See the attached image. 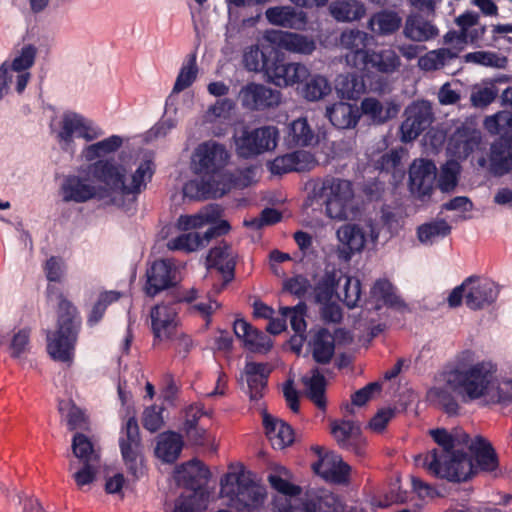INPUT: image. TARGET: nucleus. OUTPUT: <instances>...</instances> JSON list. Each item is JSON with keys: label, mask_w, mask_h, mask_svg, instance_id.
<instances>
[{"label": "nucleus", "mask_w": 512, "mask_h": 512, "mask_svg": "<svg viewBox=\"0 0 512 512\" xmlns=\"http://www.w3.org/2000/svg\"><path fill=\"white\" fill-rule=\"evenodd\" d=\"M481 135L476 129L466 126L457 128L448 142L449 151L457 158L466 159L480 145Z\"/></svg>", "instance_id": "obj_25"}, {"label": "nucleus", "mask_w": 512, "mask_h": 512, "mask_svg": "<svg viewBox=\"0 0 512 512\" xmlns=\"http://www.w3.org/2000/svg\"><path fill=\"white\" fill-rule=\"evenodd\" d=\"M246 382L251 400L257 401L264 395L270 370L264 363L248 362L245 365Z\"/></svg>", "instance_id": "obj_36"}, {"label": "nucleus", "mask_w": 512, "mask_h": 512, "mask_svg": "<svg viewBox=\"0 0 512 512\" xmlns=\"http://www.w3.org/2000/svg\"><path fill=\"white\" fill-rule=\"evenodd\" d=\"M337 237L344 246L343 252L350 258L356 252H360L366 243L365 233L357 224H345L337 230Z\"/></svg>", "instance_id": "obj_40"}, {"label": "nucleus", "mask_w": 512, "mask_h": 512, "mask_svg": "<svg viewBox=\"0 0 512 512\" xmlns=\"http://www.w3.org/2000/svg\"><path fill=\"white\" fill-rule=\"evenodd\" d=\"M354 69L352 73L339 75L336 80V90L341 98L357 100L365 93H381L387 89L388 73L370 67Z\"/></svg>", "instance_id": "obj_9"}, {"label": "nucleus", "mask_w": 512, "mask_h": 512, "mask_svg": "<svg viewBox=\"0 0 512 512\" xmlns=\"http://www.w3.org/2000/svg\"><path fill=\"white\" fill-rule=\"evenodd\" d=\"M339 299L350 309L357 307L361 298V283L358 279L347 277Z\"/></svg>", "instance_id": "obj_58"}, {"label": "nucleus", "mask_w": 512, "mask_h": 512, "mask_svg": "<svg viewBox=\"0 0 512 512\" xmlns=\"http://www.w3.org/2000/svg\"><path fill=\"white\" fill-rule=\"evenodd\" d=\"M236 264L237 254L226 241H221L209 250L206 257L207 270L210 273L215 271L222 280L220 284H213L215 293H220L235 278Z\"/></svg>", "instance_id": "obj_13"}, {"label": "nucleus", "mask_w": 512, "mask_h": 512, "mask_svg": "<svg viewBox=\"0 0 512 512\" xmlns=\"http://www.w3.org/2000/svg\"><path fill=\"white\" fill-rule=\"evenodd\" d=\"M197 172L203 178L191 180L184 185V195L195 199L220 198L229 192L231 186L226 181L223 170L230 155L223 144L208 141L196 149Z\"/></svg>", "instance_id": "obj_1"}, {"label": "nucleus", "mask_w": 512, "mask_h": 512, "mask_svg": "<svg viewBox=\"0 0 512 512\" xmlns=\"http://www.w3.org/2000/svg\"><path fill=\"white\" fill-rule=\"evenodd\" d=\"M179 481L183 486L191 491L203 492L202 487L210 478V471L205 464L197 459H193L182 465L179 471Z\"/></svg>", "instance_id": "obj_35"}, {"label": "nucleus", "mask_w": 512, "mask_h": 512, "mask_svg": "<svg viewBox=\"0 0 512 512\" xmlns=\"http://www.w3.org/2000/svg\"><path fill=\"white\" fill-rule=\"evenodd\" d=\"M300 93L307 101L315 102L324 99L332 91L328 79L322 75H311L302 82Z\"/></svg>", "instance_id": "obj_43"}, {"label": "nucleus", "mask_w": 512, "mask_h": 512, "mask_svg": "<svg viewBox=\"0 0 512 512\" xmlns=\"http://www.w3.org/2000/svg\"><path fill=\"white\" fill-rule=\"evenodd\" d=\"M437 176V168L432 160L416 159L409 169V185L412 193L421 199L430 196Z\"/></svg>", "instance_id": "obj_20"}, {"label": "nucleus", "mask_w": 512, "mask_h": 512, "mask_svg": "<svg viewBox=\"0 0 512 512\" xmlns=\"http://www.w3.org/2000/svg\"><path fill=\"white\" fill-rule=\"evenodd\" d=\"M467 292L465 304L471 310H482L492 305L498 298L499 286L492 280L469 276L465 279Z\"/></svg>", "instance_id": "obj_18"}, {"label": "nucleus", "mask_w": 512, "mask_h": 512, "mask_svg": "<svg viewBox=\"0 0 512 512\" xmlns=\"http://www.w3.org/2000/svg\"><path fill=\"white\" fill-rule=\"evenodd\" d=\"M433 440L440 449L427 452L423 465L435 476L450 482H464L475 473V466L469 455L462 450H455L456 439L444 428L430 431Z\"/></svg>", "instance_id": "obj_2"}, {"label": "nucleus", "mask_w": 512, "mask_h": 512, "mask_svg": "<svg viewBox=\"0 0 512 512\" xmlns=\"http://www.w3.org/2000/svg\"><path fill=\"white\" fill-rule=\"evenodd\" d=\"M269 483L273 489L285 496H298L301 494V487L295 485L279 475H269Z\"/></svg>", "instance_id": "obj_64"}, {"label": "nucleus", "mask_w": 512, "mask_h": 512, "mask_svg": "<svg viewBox=\"0 0 512 512\" xmlns=\"http://www.w3.org/2000/svg\"><path fill=\"white\" fill-rule=\"evenodd\" d=\"M309 499L315 506V512H340V502L333 493L324 492Z\"/></svg>", "instance_id": "obj_62"}, {"label": "nucleus", "mask_w": 512, "mask_h": 512, "mask_svg": "<svg viewBox=\"0 0 512 512\" xmlns=\"http://www.w3.org/2000/svg\"><path fill=\"white\" fill-rule=\"evenodd\" d=\"M72 451L82 463L100 462V454L94 448L92 441L83 433L77 432L72 438Z\"/></svg>", "instance_id": "obj_49"}, {"label": "nucleus", "mask_w": 512, "mask_h": 512, "mask_svg": "<svg viewBox=\"0 0 512 512\" xmlns=\"http://www.w3.org/2000/svg\"><path fill=\"white\" fill-rule=\"evenodd\" d=\"M311 155L305 151H294L276 157L270 163V171L275 175H282L292 171H303Z\"/></svg>", "instance_id": "obj_39"}, {"label": "nucleus", "mask_w": 512, "mask_h": 512, "mask_svg": "<svg viewBox=\"0 0 512 512\" xmlns=\"http://www.w3.org/2000/svg\"><path fill=\"white\" fill-rule=\"evenodd\" d=\"M331 434L340 448L353 453L357 459L362 460L367 456V442L357 422L352 420L334 421L331 425Z\"/></svg>", "instance_id": "obj_17"}, {"label": "nucleus", "mask_w": 512, "mask_h": 512, "mask_svg": "<svg viewBox=\"0 0 512 512\" xmlns=\"http://www.w3.org/2000/svg\"><path fill=\"white\" fill-rule=\"evenodd\" d=\"M458 57V52L450 48H440L427 52L418 60L419 67L424 71H434L444 67Z\"/></svg>", "instance_id": "obj_45"}, {"label": "nucleus", "mask_w": 512, "mask_h": 512, "mask_svg": "<svg viewBox=\"0 0 512 512\" xmlns=\"http://www.w3.org/2000/svg\"><path fill=\"white\" fill-rule=\"evenodd\" d=\"M266 68L268 80L278 87H287L300 84L309 76V69L301 64L286 62L285 59L275 51Z\"/></svg>", "instance_id": "obj_14"}, {"label": "nucleus", "mask_w": 512, "mask_h": 512, "mask_svg": "<svg viewBox=\"0 0 512 512\" xmlns=\"http://www.w3.org/2000/svg\"><path fill=\"white\" fill-rule=\"evenodd\" d=\"M338 279L336 272L326 271L320 280L316 283L314 292L317 302H328L334 295Z\"/></svg>", "instance_id": "obj_54"}, {"label": "nucleus", "mask_w": 512, "mask_h": 512, "mask_svg": "<svg viewBox=\"0 0 512 512\" xmlns=\"http://www.w3.org/2000/svg\"><path fill=\"white\" fill-rule=\"evenodd\" d=\"M278 129L274 126H262L255 129H243L236 138L237 155L243 159H252L277 146Z\"/></svg>", "instance_id": "obj_11"}, {"label": "nucleus", "mask_w": 512, "mask_h": 512, "mask_svg": "<svg viewBox=\"0 0 512 512\" xmlns=\"http://www.w3.org/2000/svg\"><path fill=\"white\" fill-rule=\"evenodd\" d=\"M496 368L487 362L469 367L457 362L446 374L447 385L464 400H476L488 394L494 381Z\"/></svg>", "instance_id": "obj_6"}, {"label": "nucleus", "mask_w": 512, "mask_h": 512, "mask_svg": "<svg viewBox=\"0 0 512 512\" xmlns=\"http://www.w3.org/2000/svg\"><path fill=\"white\" fill-rule=\"evenodd\" d=\"M308 345L313 360L318 364H329L335 354V339L327 328H319L311 336Z\"/></svg>", "instance_id": "obj_34"}, {"label": "nucleus", "mask_w": 512, "mask_h": 512, "mask_svg": "<svg viewBox=\"0 0 512 512\" xmlns=\"http://www.w3.org/2000/svg\"><path fill=\"white\" fill-rule=\"evenodd\" d=\"M146 278L145 292L150 297L175 285L173 266L167 259L154 261L146 271Z\"/></svg>", "instance_id": "obj_22"}, {"label": "nucleus", "mask_w": 512, "mask_h": 512, "mask_svg": "<svg viewBox=\"0 0 512 512\" xmlns=\"http://www.w3.org/2000/svg\"><path fill=\"white\" fill-rule=\"evenodd\" d=\"M152 163L144 161L140 163L131 176V182L126 183V170L113 160H97L88 166V173L97 181L104 183L113 192L122 195H137L146 187V180L153 175Z\"/></svg>", "instance_id": "obj_5"}, {"label": "nucleus", "mask_w": 512, "mask_h": 512, "mask_svg": "<svg viewBox=\"0 0 512 512\" xmlns=\"http://www.w3.org/2000/svg\"><path fill=\"white\" fill-rule=\"evenodd\" d=\"M120 297L121 293L115 290L101 292L87 317V325H97L103 319L107 307L117 302Z\"/></svg>", "instance_id": "obj_51"}, {"label": "nucleus", "mask_w": 512, "mask_h": 512, "mask_svg": "<svg viewBox=\"0 0 512 512\" xmlns=\"http://www.w3.org/2000/svg\"><path fill=\"white\" fill-rule=\"evenodd\" d=\"M375 169L382 177L388 176V182L397 187L405 178L406 169L402 163V156L396 149L382 154L375 162Z\"/></svg>", "instance_id": "obj_27"}, {"label": "nucleus", "mask_w": 512, "mask_h": 512, "mask_svg": "<svg viewBox=\"0 0 512 512\" xmlns=\"http://www.w3.org/2000/svg\"><path fill=\"white\" fill-rule=\"evenodd\" d=\"M451 229V226L444 219L431 221L417 228V238L422 244H432L437 238L448 236Z\"/></svg>", "instance_id": "obj_47"}, {"label": "nucleus", "mask_w": 512, "mask_h": 512, "mask_svg": "<svg viewBox=\"0 0 512 512\" xmlns=\"http://www.w3.org/2000/svg\"><path fill=\"white\" fill-rule=\"evenodd\" d=\"M312 449L319 457L318 461L312 464V470L323 479L329 480L331 470L333 469L338 456L333 453H324V448L320 446H315Z\"/></svg>", "instance_id": "obj_55"}, {"label": "nucleus", "mask_w": 512, "mask_h": 512, "mask_svg": "<svg viewBox=\"0 0 512 512\" xmlns=\"http://www.w3.org/2000/svg\"><path fill=\"white\" fill-rule=\"evenodd\" d=\"M221 493L231 499L238 512H257L265 494L243 470L228 472L220 480Z\"/></svg>", "instance_id": "obj_8"}, {"label": "nucleus", "mask_w": 512, "mask_h": 512, "mask_svg": "<svg viewBox=\"0 0 512 512\" xmlns=\"http://www.w3.org/2000/svg\"><path fill=\"white\" fill-rule=\"evenodd\" d=\"M58 410L62 416L65 415L70 431L87 428L88 420L85 413L72 400H60Z\"/></svg>", "instance_id": "obj_48"}, {"label": "nucleus", "mask_w": 512, "mask_h": 512, "mask_svg": "<svg viewBox=\"0 0 512 512\" xmlns=\"http://www.w3.org/2000/svg\"><path fill=\"white\" fill-rule=\"evenodd\" d=\"M244 345L252 352L267 353L271 350L273 343L268 335L254 328Z\"/></svg>", "instance_id": "obj_59"}, {"label": "nucleus", "mask_w": 512, "mask_h": 512, "mask_svg": "<svg viewBox=\"0 0 512 512\" xmlns=\"http://www.w3.org/2000/svg\"><path fill=\"white\" fill-rule=\"evenodd\" d=\"M238 100L245 110L265 111L280 104L281 93L264 84L250 82L241 87Z\"/></svg>", "instance_id": "obj_16"}, {"label": "nucleus", "mask_w": 512, "mask_h": 512, "mask_svg": "<svg viewBox=\"0 0 512 512\" xmlns=\"http://www.w3.org/2000/svg\"><path fill=\"white\" fill-rule=\"evenodd\" d=\"M381 391L382 383L378 381L370 382L352 394V405L361 407L365 405L375 394H379Z\"/></svg>", "instance_id": "obj_63"}, {"label": "nucleus", "mask_w": 512, "mask_h": 512, "mask_svg": "<svg viewBox=\"0 0 512 512\" xmlns=\"http://www.w3.org/2000/svg\"><path fill=\"white\" fill-rule=\"evenodd\" d=\"M263 426L274 449L282 450L294 442V430L286 422L265 413Z\"/></svg>", "instance_id": "obj_29"}, {"label": "nucleus", "mask_w": 512, "mask_h": 512, "mask_svg": "<svg viewBox=\"0 0 512 512\" xmlns=\"http://www.w3.org/2000/svg\"><path fill=\"white\" fill-rule=\"evenodd\" d=\"M360 113L370 124L383 125L397 117L400 112V105L394 101L381 102L373 97H366L362 100Z\"/></svg>", "instance_id": "obj_23"}, {"label": "nucleus", "mask_w": 512, "mask_h": 512, "mask_svg": "<svg viewBox=\"0 0 512 512\" xmlns=\"http://www.w3.org/2000/svg\"><path fill=\"white\" fill-rule=\"evenodd\" d=\"M280 315L289 318L291 328L296 333H306L307 323L305 320L307 306L304 302H299L293 307H281Z\"/></svg>", "instance_id": "obj_53"}, {"label": "nucleus", "mask_w": 512, "mask_h": 512, "mask_svg": "<svg viewBox=\"0 0 512 512\" xmlns=\"http://www.w3.org/2000/svg\"><path fill=\"white\" fill-rule=\"evenodd\" d=\"M491 169L496 175H504L512 170V134L504 133L491 145Z\"/></svg>", "instance_id": "obj_26"}, {"label": "nucleus", "mask_w": 512, "mask_h": 512, "mask_svg": "<svg viewBox=\"0 0 512 512\" xmlns=\"http://www.w3.org/2000/svg\"><path fill=\"white\" fill-rule=\"evenodd\" d=\"M36 53L37 50L33 45H25L20 54L14 58L11 69L16 72L28 70L35 62Z\"/></svg>", "instance_id": "obj_61"}, {"label": "nucleus", "mask_w": 512, "mask_h": 512, "mask_svg": "<svg viewBox=\"0 0 512 512\" xmlns=\"http://www.w3.org/2000/svg\"><path fill=\"white\" fill-rule=\"evenodd\" d=\"M61 192L64 202L85 203L96 196L95 186L77 175H69L64 179Z\"/></svg>", "instance_id": "obj_30"}, {"label": "nucleus", "mask_w": 512, "mask_h": 512, "mask_svg": "<svg viewBox=\"0 0 512 512\" xmlns=\"http://www.w3.org/2000/svg\"><path fill=\"white\" fill-rule=\"evenodd\" d=\"M163 410V407L157 405L146 407L142 416L143 427L150 432H156L161 429L164 424Z\"/></svg>", "instance_id": "obj_60"}, {"label": "nucleus", "mask_w": 512, "mask_h": 512, "mask_svg": "<svg viewBox=\"0 0 512 512\" xmlns=\"http://www.w3.org/2000/svg\"><path fill=\"white\" fill-rule=\"evenodd\" d=\"M195 55L192 56L189 64L183 66L176 78L173 93H180L181 91L190 87L197 77V66H196Z\"/></svg>", "instance_id": "obj_57"}, {"label": "nucleus", "mask_w": 512, "mask_h": 512, "mask_svg": "<svg viewBox=\"0 0 512 512\" xmlns=\"http://www.w3.org/2000/svg\"><path fill=\"white\" fill-rule=\"evenodd\" d=\"M50 128L52 133L55 134V139L61 149L64 151H68L72 148L74 136L90 142L104 134L102 129L95 126L92 121L86 119L81 114L71 111L63 113L57 128L52 124Z\"/></svg>", "instance_id": "obj_10"}, {"label": "nucleus", "mask_w": 512, "mask_h": 512, "mask_svg": "<svg viewBox=\"0 0 512 512\" xmlns=\"http://www.w3.org/2000/svg\"><path fill=\"white\" fill-rule=\"evenodd\" d=\"M82 327V318L76 306L59 296L57 328L47 335V352L58 362L71 364L75 356V347Z\"/></svg>", "instance_id": "obj_3"}, {"label": "nucleus", "mask_w": 512, "mask_h": 512, "mask_svg": "<svg viewBox=\"0 0 512 512\" xmlns=\"http://www.w3.org/2000/svg\"><path fill=\"white\" fill-rule=\"evenodd\" d=\"M406 118L400 125L401 140L410 142L415 140L433 122L432 106L428 101L414 102L405 110Z\"/></svg>", "instance_id": "obj_15"}, {"label": "nucleus", "mask_w": 512, "mask_h": 512, "mask_svg": "<svg viewBox=\"0 0 512 512\" xmlns=\"http://www.w3.org/2000/svg\"><path fill=\"white\" fill-rule=\"evenodd\" d=\"M469 452V457L476 462L480 470L492 472L498 468L499 461L495 449L484 437L476 436L469 445Z\"/></svg>", "instance_id": "obj_31"}, {"label": "nucleus", "mask_w": 512, "mask_h": 512, "mask_svg": "<svg viewBox=\"0 0 512 512\" xmlns=\"http://www.w3.org/2000/svg\"><path fill=\"white\" fill-rule=\"evenodd\" d=\"M370 35L358 29L341 33L340 44L345 53L346 64L352 68H374L382 73H392L400 66V59L392 50L376 52L368 48Z\"/></svg>", "instance_id": "obj_4"}, {"label": "nucleus", "mask_w": 512, "mask_h": 512, "mask_svg": "<svg viewBox=\"0 0 512 512\" xmlns=\"http://www.w3.org/2000/svg\"><path fill=\"white\" fill-rule=\"evenodd\" d=\"M329 11L338 22H352L366 14V7L358 0H337L330 4Z\"/></svg>", "instance_id": "obj_41"}, {"label": "nucleus", "mask_w": 512, "mask_h": 512, "mask_svg": "<svg viewBox=\"0 0 512 512\" xmlns=\"http://www.w3.org/2000/svg\"><path fill=\"white\" fill-rule=\"evenodd\" d=\"M123 140L118 135H112L102 141L86 146L82 155L86 161H93L96 158L115 152L122 146Z\"/></svg>", "instance_id": "obj_50"}, {"label": "nucleus", "mask_w": 512, "mask_h": 512, "mask_svg": "<svg viewBox=\"0 0 512 512\" xmlns=\"http://www.w3.org/2000/svg\"><path fill=\"white\" fill-rule=\"evenodd\" d=\"M206 507L205 492L191 491L188 495L181 494L176 499L173 512H202Z\"/></svg>", "instance_id": "obj_52"}, {"label": "nucleus", "mask_w": 512, "mask_h": 512, "mask_svg": "<svg viewBox=\"0 0 512 512\" xmlns=\"http://www.w3.org/2000/svg\"><path fill=\"white\" fill-rule=\"evenodd\" d=\"M402 26V18L396 11L380 10L371 15L368 29L375 35L383 37L396 33Z\"/></svg>", "instance_id": "obj_37"}, {"label": "nucleus", "mask_w": 512, "mask_h": 512, "mask_svg": "<svg viewBox=\"0 0 512 512\" xmlns=\"http://www.w3.org/2000/svg\"><path fill=\"white\" fill-rule=\"evenodd\" d=\"M325 116L335 128L350 129L357 125L361 113L356 104L340 101L327 106Z\"/></svg>", "instance_id": "obj_28"}, {"label": "nucleus", "mask_w": 512, "mask_h": 512, "mask_svg": "<svg viewBox=\"0 0 512 512\" xmlns=\"http://www.w3.org/2000/svg\"><path fill=\"white\" fill-rule=\"evenodd\" d=\"M141 446L137 419L134 416L129 417L120 432L119 448L128 473L136 479L144 474Z\"/></svg>", "instance_id": "obj_12"}, {"label": "nucleus", "mask_w": 512, "mask_h": 512, "mask_svg": "<svg viewBox=\"0 0 512 512\" xmlns=\"http://www.w3.org/2000/svg\"><path fill=\"white\" fill-rule=\"evenodd\" d=\"M151 329L156 341L171 339L177 326V312L173 305L158 304L151 309Z\"/></svg>", "instance_id": "obj_21"}, {"label": "nucleus", "mask_w": 512, "mask_h": 512, "mask_svg": "<svg viewBox=\"0 0 512 512\" xmlns=\"http://www.w3.org/2000/svg\"><path fill=\"white\" fill-rule=\"evenodd\" d=\"M231 229L228 221H221L217 225L209 227L203 234L199 232H188L171 239L168 242L170 250H179L186 252L197 251L204 248L216 237L226 235Z\"/></svg>", "instance_id": "obj_19"}, {"label": "nucleus", "mask_w": 512, "mask_h": 512, "mask_svg": "<svg viewBox=\"0 0 512 512\" xmlns=\"http://www.w3.org/2000/svg\"><path fill=\"white\" fill-rule=\"evenodd\" d=\"M311 377H304L302 379L305 387L307 397L319 408L324 410L326 408V379L321 374L320 370L316 367L311 370Z\"/></svg>", "instance_id": "obj_44"}, {"label": "nucleus", "mask_w": 512, "mask_h": 512, "mask_svg": "<svg viewBox=\"0 0 512 512\" xmlns=\"http://www.w3.org/2000/svg\"><path fill=\"white\" fill-rule=\"evenodd\" d=\"M286 142L289 146L307 147L317 143V137L306 118H298L288 126Z\"/></svg>", "instance_id": "obj_42"}, {"label": "nucleus", "mask_w": 512, "mask_h": 512, "mask_svg": "<svg viewBox=\"0 0 512 512\" xmlns=\"http://www.w3.org/2000/svg\"><path fill=\"white\" fill-rule=\"evenodd\" d=\"M459 164L451 161L446 163L441 170L438 186L443 192H451L455 189L458 183Z\"/></svg>", "instance_id": "obj_56"}, {"label": "nucleus", "mask_w": 512, "mask_h": 512, "mask_svg": "<svg viewBox=\"0 0 512 512\" xmlns=\"http://www.w3.org/2000/svg\"><path fill=\"white\" fill-rule=\"evenodd\" d=\"M275 50L267 48L261 50L258 46L249 47L243 54V64L248 71H262L266 74L271 58Z\"/></svg>", "instance_id": "obj_46"}, {"label": "nucleus", "mask_w": 512, "mask_h": 512, "mask_svg": "<svg viewBox=\"0 0 512 512\" xmlns=\"http://www.w3.org/2000/svg\"><path fill=\"white\" fill-rule=\"evenodd\" d=\"M314 197L325 205L326 214L331 219L345 220L349 216V208L354 192L349 180L325 176L313 187Z\"/></svg>", "instance_id": "obj_7"}, {"label": "nucleus", "mask_w": 512, "mask_h": 512, "mask_svg": "<svg viewBox=\"0 0 512 512\" xmlns=\"http://www.w3.org/2000/svg\"><path fill=\"white\" fill-rule=\"evenodd\" d=\"M265 16L270 24L289 29H301L307 23L306 14L291 6L270 7Z\"/></svg>", "instance_id": "obj_33"}, {"label": "nucleus", "mask_w": 512, "mask_h": 512, "mask_svg": "<svg viewBox=\"0 0 512 512\" xmlns=\"http://www.w3.org/2000/svg\"><path fill=\"white\" fill-rule=\"evenodd\" d=\"M268 39L293 53L310 55L316 50V42L312 37L295 32L272 31Z\"/></svg>", "instance_id": "obj_24"}, {"label": "nucleus", "mask_w": 512, "mask_h": 512, "mask_svg": "<svg viewBox=\"0 0 512 512\" xmlns=\"http://www.w3.org/2000/svg\"><path fill=\"white\" fill-rule=\"evenodd\" d=\"M182 436L174 431L164 432L159 435L155 448L156 456L166 463L175 462L183 448Z\"/></svg>", "instance_id": "obj_38"}, {"label": "nucleus", "mask_w": 512, "mask_h": 512, "mask_svg": "<svg viewBox=\"0 0 512 512\" xmlns=\"http://www.w3.org/2000/svg\"><path fill=\"white\" fill-rule=\"evenodd\" d=\"M403 35L414 42H426L438 35V28L420 13H415L406 18Z\"/></svg>", "instance_id": "obj_32"}]
</instances>
